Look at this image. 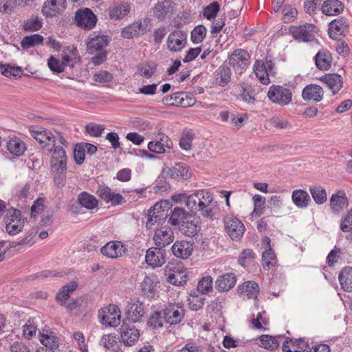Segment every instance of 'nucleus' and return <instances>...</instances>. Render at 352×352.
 <instances>
[{
  "mask_svg": "<svg viewBox=\"0 0 352 352\" xmlns=\"http://www.w3.org/2000/svg\"><path fill=\"white\" fill-rule=\"evenodd\" d=\"M148 22L146 19L140 20L125 27L122 31V36L125 38H131L142 34L146 29Z\"/></svg>",
  "mask_w": 352,
  "mask_h": 352,
  "instance_id": "6ab92c4d",
  "label": "nucleus"
},
{
  "mask_svg": "<svg viewBox=\"0 0 352 352\" xmlns=\"http://www.w3.org/2000/svg\"><path fill=\"white\" fill-rule=\"evenodd\" d=\"M164 321L170 325L179 323L184 316V310L178 305H170L163 310Z\"/></svg>",
  "mask_w": 352,
  "mask_h": 352,
  "instance_id": "dca6fc26",
  "label": "nucleus"
},
{
  "mask_svg": "<svg viewBox=\"0 0 352 352\" xmlns=\"http://www.w3.org/2000/svg\"><path fill=\"white\" fill-rule=\"evenodd\" d=\"M340 228L344 232H350L352 230V208L349 211L344 219L342 220Z\"/></svg>",
  "mask_w": 352,
  "mask_h": 352,
  "instance_id": "774afa93",
  "label": "nucleus"
},
{
  "mask_svg": "<svg viewBox=\"0 0 352 352\" xmlns=\"http://www.w3.org/2000/svg\"><path fill=\"white\" fill-rule=\"evenodd\" d=\"M165 250L155 246L150 248L146 251L145 259L148 265L153 267H157L165 263Z\"/></svg>",
  "mask_w": 352,
  "mask_h": 352,
  "instance_id": "ddd939ff",
  "label": "nucleus"
},
{
  "mask_svg": "<svg viewBox=\"0 0 352 352\" xmlns=\"http://www.w3.org/2000/svg\"><path fill=\"white\" fill-rule=\"evenodd\" d=\"M99 317L102 324L109 327H116L120 324V311L117 306L110 305L107 307L101 309Z\"/></svg>",
  "mask_w": 352,
  "mask_h": 352,
  "instance_id": "6e6552de",
  "label": "nucleus"
},
{
  "mask_svg": "<svg viewBox=\"0 0 352 352\" xmlns=\"http://www.w3.org/2000/svg\"><path fill=\"white\" fill-rule=\"evenodd\" d=\"M111 38L103 34H98L96 32H92L89 36V41L87 44V50L89 53L102 51L110 43Z\"/></svg>",
  "mask_w": 352,
  "mask_h": 352,
  "instance_id": "9b49d317",
  "label": "nucleus"
},
{
  "mask_svg": "<svg viewBox=\"0 0 352 352\" xmlns=\"http://www.w3.org/2000/svg\"><path fill=\"white\" fill-rule=\"evenodd\" d=\"M317 67L320 70H327L331 67L332 57L327 50L319 51L314 57Z\"/></svg>",
  "mask_w": 352,
  "mask_h": 352,
  "instance_id": "2f4dec72",
  "label": "nucleus"
},
{
  "mask_svg": "<svg viewBox=\"0 0 352 352\" xmlns=\"http://www.w3.org/2000/svg\"><path fill=\"white\" fill-rule=\"evenodd\" d=\"M269 249L263 252L262 254V261L264 267H267V269L275 266L276 263V256L274 252L270 248V239L268 237L265 238Z\"/></svg>",
  "mask_w": 352,
  "mask_h": 352,
  "instance_id": "37998d69",
  "label": "nucleus"
},
{
  "mask_svg": "<svg viewBox=\"0 0 352 352\" xmlns=\"http://www.w3.org/2000/svg\"><path fill=\"white\" fill-rule=\"evenodd\" d=\"M170 174L172 178L180 177L183 179H188L191 176L189 166L184 163H176L170 170Z\"/></svg>",
  "mask_w": 352,
  "mask_h": 352,
  "instance_id": "c9c22d12",
  "label": "nucleus"
},
{
  "mask_svg": "<svg viewBox=\"0 0 352 352\" xmlns=\"http://www.w3.org/2000/svg\"><path fill=\"white\" fill-rule=\"evenodd\" d=\"M47 65L51 71L56 73H61L64 71V65L53 56H51L47 60Z\"/></svg>",
  "mask_w": 352,
  "mask_h": 352,
  "instance_id": "0e129e2a",
  "label": "nucleus"
},
{
  "mask_svg": "<svg viewBox=\"0 0 352 352\" xmlns=\"http://www.w3.org/2000/svg\"><path fill=\"white\" fill-rule=\"evenodd\" d=\"M315 25L311 23H305L299 26H291L289 32L295 40L302 42H311L314 40V34Z\"/></svg>",
  "mask_w": 352,
  "mask_h": 352,
  "instance_id": "0eeeda50",
  "label": "nucleus"
},
{
  "mask_svg": "<svg viewBox=\"0 0 352 352\" xmlns=\"http://www.w3.org/2000/svg\"><path fill=\"white\" fill-rule=\"evenodd\" d=\"M219 3L217 1H213L204 9L203 14L207 19L210 20L214 19L219 11Z\"/></svg>",
  "mask_w": 352,
  "mask_h": 352,
  "instance_id": "13d9d810",
  "label": "nucleus"
},
{
  "mask_svg": "<svg viewBox=\"0 0 352 352\" xmlns=\"http://www.w3.org/2000/svg\"><path fill=\"white\" fill-rule=\"evenodd\" d=\"M322 12L329 16L339 14L343 11L344 6L338 0H326L322 6Z\"/></svg>",
  "mask_w": 352,
  "mask_h": 352,
  "instance_id": "7c9ffc66",
  "label": "nucleus"
},
{
  "mask_svg": "<svg viewBox=\"0 0 352 352\" xmlns=\"http://www.w3.org/2000/svg\"><path fill=\"white\" fill-rule=\"evenodd\" d=\"M164 321V315L162 316L160 311H155L149 317L148 325L153 329L160 328L163 326Z\"/></svg>",
  "mask_w": 352,
  "mask_h": 352,
  "instance_id": "bf43d9fd",
  "label": "nucleus"
},
{
  "mask_svg": "<svg viewBox=\"0 0 352 352\" xmlns=\"http://www.w3.org/2000/svg\"><path fill=\"white\" fill-rule=\"evenodd\" d=\"M6 148L9 153L16 157L24 155L27 150L26 144L18 137H14L7 141Z\"/></svg>",
  "mask_w": 352,
  "mask_h": 352,
  "instance_id": "a878e982",
  "label": "nucleus"
},
{
  "mask_svg": "<svg viewBox=\"0 0 352 352\" xmlns=\"http://www.w3.org/2000/svg\"><path fill=\"white\" fill-rule=\"evenodd\" d=\"M205 300V297L201 294H190L188 299L190 309L192 311L201 309L204 306Z\"/></svg>",
  "mask_w": 352,
  "mask_h": 352,
  "instance_id": "8fccbe9b",
  "label": "nucleus"
},
{
  "mask_svg": "<svg viewBox=\"0 0 352 352\" xmlns=\"http://www.w3.org/2000/svg\"><path fill=\"white\" fill-rule=\"evenodd\" d=\"M212 279L210 276L204 277L198 283L197 290L201 294L208 292L212 289Z\"/></svg>",
  "mask_w": 352,
  "mask_h": 352,
  "instance_id": "680f3d73",
  "label": "nucleus"
},
{
  "mask_svg": "<svg viewBox=\"0 0 352 352\" xmlns=\"http://www.w3.org/2000/svg\"><path fill=\"white\" fill-rule=\"evenodd\" d=\"M309 191L314 201L317 204L321 205L327 201V195L326 190L321 186H311Z\"/></svg>",
  "mask_w": 352,
  "mask_h": 352,
  "instance_id": "49530a36",
  "label": "nucleus"
},
{
  "mask_svg": "<svg viewBox=\"0 0 352 352\" xmlns=\"http://www.w3.org/2000/svg\"><path fill=\"white\" fill-rule=\"evenodd\" d=\"M225 228L230 238L238 241L243 236L245 226L236 217H227L224 220Z\"/></svg>",
  "mask_w": 352,
  "mask_h": 352,
  "instance_id": "9d476101",
  "label": "nucleus"
},
{
  "mask_svg": "<svg viewBox=\"0 0 352 352\" xmlns=\"http://www.w3.org/2000/svg\"><path fill=\"white\" fill-rule=\"evenodd\" d=\"M254 69L256 77L262 84L267 85L270 83L269 74L265 70L263 61L256 60Z\"/></svg>",
  "mask_w": 352,
  "mask_h": 352,
  "instance_id": "09e8293b",
  "label": "nucleus"
},
{
  "mask_svg": "<svg viewBox=\"0 0 352 352\" xmlns=\"http://www.w3.org/2000/svg\"><path fill=\"white\" fill-rule=\"evenodd\" d=\"M18 0H0V12L10 14L16 7Z\"/></svg>",
  "mask_w": 352,
  "mask_h": 352,
  "instance_id": "052dcab7",
  "label": "nucleus"
},
{
  "mask_svg": "<svg viewBox=\"0 0 352 352\" xmlns=\"http://www.w3.org/2000/svg\"><path fill=\"white\" fill-rule=\"evenodd\" d=\"M97 195L102 200L111 204L113 206L121 205L125 201L124 197L120 193L112 191L109 187L105 186H99L97 190Z\"/></svg>",
  "mask_w": 352,
  "mask_h": 352,
  "instance_id": "2eb2a0df",
  "label": "nucleus"
},
{
  "mask_svg": "<svg viewBox=\"0 0 352 352\" xmlns=\"http://www.w3.org/2000/svg\"><path fill=\"white\" fill-rule=\"evenodd\" d=\"M338 278L342 288L346 292H352V267H344Z\"/></svg>",
  "mask_w": 352,
  "mask_h": 352,
  "instance_id": "e433bc0d",
  "label": "nucleus"
},
{
  "mask_svg": "<svg viewBox=\"0 0 352 352\" xmlns=\"http://www.w3.org/2000/svg\"><path fill=\"white\" fill-rule=\"evenodd\" d=\"M137 69L140 76L150 78L157 72V64L153 61H145L139 64Z\"/></svg>",
  "mask_w": 352,
  "mask_h": 352,
  "instance_id": "473e14b6",
  "label": "nucleus"
},
{
  "mask_svg": "<svg viewBox=\"0 0 352 352\" xmlns=\"http://www.w3.org/2000/svg\"><path fill=\"white\" fill-rule=\"evenodd\" d=\"M85 129L90 135L99 137L104 130V127L102 125L90 123L86 125Z\"/></svg>",
  "mask_w": 352,
  "mask_h": 352,
  "instance_id": "338daca9",
  "label": "nucleus"
},
{
  "mask_svg": "<svg viewBox=\"0 0 352 352\" xmlns=\"http://www.w3.org/2000/svg\"><path fill=\"white\" fill-rule=\"evenodd\" d=\"M206 28L204 25H199L196 26L191 32V41L194 43L202 42L206 37Z\"/></svg>",
  "mask_w": 352,
  "mask_h": 352,
  "instance_id": "6e6d98bb",
  "label": "nucleus"
},
{
  "mask_svg": "<svg viewBox=\"0 0 352 352\" xmlns=\"http://www.w3.org/2000/svg\"><path fill=\"white\" fill-rule=\"evenodd\" d=\"M31 135L36 139L41 148L47 153H52L50 161L51 167H57L61 171L65 170L67 156L64 147L68 146V142L59 132L53 134L51 131L40 128L35 130L30 128Z\"/></svg>",
  "mask_w": 352,
  "mask_h": 352,
  "instance_id": "f257e3e1",
  "label": "nucleus"
},
{
  "mask_svg": "<svg viewBox=\"0 0 352 352\" xmlns=\"http://www.w3.org/2000/svg\"><path fill=\"white\" fill-rule=\"evenodd\" d=\"M199 191L197 190L194 193L188 195L186 200V206L190 210H197L200 208L201 201L199 197Z\"/></svg>",
  "mask_w": 352,
  "mask_h": 352,
  "instance_id": "4d7b16f0",
  "label": "nucleus"
},
{
  "mask_svg": "<svg viewBox=\"0 0 352 352\" xmlns=\"http://www.w3.org/2000/svg\"><path fill=\"white\" fill-rule=\"evenodd\" d=\"M168 206L169 202L167 201L157 202L148 210L146 223L147 229H152L155 224L162 225L166 221L169 215Z\"/></svg>",
  "mask_w": 352,
  "mask_h": 352,
  "instance_id": "f03ea898",
  "label": "nucleus"
},
{
  "mask_svg": "<svg viewBox=\"0 0 352 352\" xmlns=\"http://www.w3.org/2000/svg\"><path fill=\"white\" fill-rule=\"evenodd\" d=\"M40 340L50 352H56L59 346L58 338L52 332H50V334L47 332L41 333Z\"/></svg>",
  "mask_w": 352,
  "mask_h": 352,
  "instance_id": "a19ab883",
  "label": "nucleus"
},
{
  "mask_svg": "<svg viewBox=\"0 0 352 352\" xmlns=\"http://www.w3.org/2000/svg\"><path fill=\"white\" fill-rule=\"evenodd\" d=\"M292 199L294 204L299 208L307 207L311 198L307 192L303 190H295L292 192Z\"/></svg>",
  "mask_w": 352,
  "mask_h": 352,
  "instance_id": "72a5a7b5",
  "label": "nucleus"
},
{
  "mask_svg": "<svg viewBox=\"0 0 352 352\" xmlns=\"http://www.w3.org/2000/svg\"><path fill=\"white\" fill-rule=\"evenodd\" d=\"M43 41V36L38 34L26 36L23 38L21 45L23 49L28 50L30 47L41 44Z\"/></svg>",
  "mask_w": 352,
  "mask_h": 352,
  "instance_id": "de8ad7c7",
  "label": "nucleus"
},
{
  "mask_svg": "<svg viewBox=\"0 0 352 352\" xmlns=\"http://www.w3.org/2000/svg\"><path fill=\"white\" fill-rule=\"evenodd\" d=\"M41 27L42 20L38 16H32L25 22L23 30L34 32L40 30Z\"/></svg>",
  "mask_w": 352,
  "mask_h": 352,
  "instance_id": "5fc2aeb1",
  "label": "nucleus"
},
{
  "mask_svg": "<svg viewBox=\"0 0 352 352\" xmlns=\"http://www.w3.org/2000/svg\"><path fill=\"white\" fill-rule=\"evenodd\" d=\"M324 91L317 85H308L302 90V97L305 101L313 100L315 102H320L323 98Z\"/></svg>",
  "mask_w": 352,
  "mask_h": 352,
  "instance_id": "4be33fe9",
  "label": "nucleus"
},
{
  "mask_svg": "<svg viewBox=\"0 0 352 352\" xmlns=\"http://www.w3.org/2000/svg\"><path fill=\"white\" fill-rule=\"evenodd\" d=\"M75 21L78 27L89 30L96 26L98 19L91 9L85 8L76 12Z\"/></svg>",
  "mask_w": 352,
  "mask_h": 352,
  "instance_id": "39448f33",
  "label": "nucleus"
},
{
  "mask_svg": "<svg viewBox=\"0 0 352 352\" xmlns=\"http://www.w3.org/2000/svg\"><path fill=\"white\" fill-rule=\"evenodd\" d=\"M79 204L87 209L91 210L98 206V199L87 192H81L78 197Z\"/></svg>",
  "mask_w": 352,
  "mask_h": 352,
  "instance_id": "c03bdc74",
  "label": "nucleus"
},
{
  "mask_svg": "<svg viewBox=\"0 0 352 352\" xmlns=\"http://www.w3.org/2000/svg\"><path fill=\"white\" fill-rule=\"evenodd\" d=\"M267 96L272 102L285 106L292 101V93L289 89L274 85L270 87Z\"/></svg>",
  "mask_w": 352,
  "mask_h": 352,
  "instance_id": "20e7f679",
  "label": "nucleus"
},
{
  "mask_svg": "<svg viewBox=\"0 0 352 352\" xmlns=\"http://www.w3.org/2000/svg\"><path fill=\"white\" fill-rule=\"evenodd\" d=\"M5 223L7 232L14 235L23 230L25 225V219L19 210L10 208L7 210Z\"/></svg>",
  "mask_w": 352,
  "mask_h": 352,
  "instance_id": "7ed1b4c3",
  "label": "nucleus"
},
{
  "mask_svg": "<svg viewBox=\"0 0 352 352\" xmlns=\"http://www.w3.org/2000/svg\"><path fill=\"white\" fill-rule=\"evenodd\" d=\"M187 42V33L182 30H175L169 34L167 47L172 52L180 51Z\"/></svg>",
  "mask_w": 352,
  "mask_h": 352,
  "instance_id": "4468645a",
  "label": "nucleus"
},
{
  "mask_svg": "<svg viewBox=\"0 0 352 352\" xmlns=\"http://www.w3.org/2000/svg\"><path fill=\"white\" fill-rule=\"evenodd\" d=\"M168 223L175 226H181L182 222L190 217V214L182 208L175 207L170 210Z\"/></svg>",
  "mask_w": 352,
  "mask_h": 352,
  "instance_id": "c756f323",
  "label": "nucleus"
},
{
  "mask_svg": "<svg viewBox=\"0 0 352 352\" xmlns=\"http://www.w3.org/2000/svg\"><path fill=\"white\" fill-rule=\"evenodd\" d=\"M194 138V133L191 131H184L179 140L180 147L185 151H190L192 148V141Z\"/></svg>",
  "mask_w": 352,
  "mask_h": 352,
  "instance_id": "864d4df0",
  "label": "nucleus"
},
{
  "mask_svg": "<svg viewBox=\"0 0 352 352\" xmlns=\"http://www.w3.org/2000/svg\"><path fill=\"white\" fill-rule=\"evenodd\" d=\"M62 64L64 65V67L66 66L74 67V64L76 63L79 57L78 56V50L76 47L74 46H68L65 47L61 54Z\"/></svg>",
  "mask_w": 352,
  "mask_h": 352,
  "instance_id": "c85d7f7f",
  "label": "nucleus"
},
{
  "mask_svg": "<svg viewBox=\"0 0 352 352\" xmlns=\"http://www.w3.org/2000/svg\"><path fill=\"white\" fill-rule=\"evenodd\" d=\"M146 306L138 300L128 302L126 309V320L131 323L141 322L146 314Z\"/></svg>",
  "mask_w": 352,
  "mask_h": 352,
  "instance_id": "423d86ee",
  "label": "nucleus"
},
{
  "mask_svg": "<svg viewBox=\"0 0 352 352\" xmlns=\"http://www.w3.org/2000/svg\"><path fill=\"white\" fill-rule=\"evenodd\" d=\"M283 19L285 23H288L295 19L297 16V10L296 8L289 5H285L283 8Z\"/></svg>",
  "mask_w": 352,
  "mask_h": 352,
  "instance_id": "e2e57ef3",
  "label": "nucleus"
},
{
  "mask_svg": "<svg viewBox=\"0 0 352 352\" xmlns=\"http://www.w3.org/2000/svg\"><path fill=\"white\" fill-rule=\"evenodd\" d=\"M250 55L248 52L243 49H237L230 55L229 64L232 65L235 69L243 70L249 65Z\"/></svg>",
  "mask_w": 352,
  "mask_h": 352,
  "instance_id": "f3484780",
  "label": "nucleus"
},
{
  "mask_svg": "<svg viewBox=\"0 0 352 352\" xmlns=\"http://www.w3.org/2000/svg\"><path fill=\"white\" fill-rule=\"evenodd\" d=\"M131 8L129 4H117L109 8V14L111 19L119 20L126 16L130 12Z\"/></svg>",
  "mask_w": 352,
  "mask_h": 352,
  "instance_id": "58836bf2",
  "label": "nucleus"
},
{
  "mask_svg": "<svg viewBox=\"0 0 352 352\" xmlns=\"http://www.w3.org/2000/svg\"><path fill=\"white\" fill-rule=\"evenodd\" d=\"M192 244L189 241H177L172 246L173 254L177 258H188L192 252Z\"/></svg>",
  "mask_w": 352,
  "mask_h": 352,
  "instance_id": "393cba45",
  "label": "nucleus"
},
{
  "mask_svg": "<svg viewBox=\"0 0 352 352\" xmlns=\"http://www.w3.org/2000/svg\"><path fill=\"white\" fill-rule=\"evenodd\" d=\"M188 276L186 270L176 269L174 270L168 276V281L174 285H183L187 282Z\"/></svg>",
  "mask_w": 352,
  "mask_h": 352,
  "instance_id": "ea45409f",
  "label": "nucleus"
},
{
  "mask_svg": "<svg viewBox=\"0 0 352 352\" xmlns=\"http://www.w3.org/2000/svg\"><path fill=\"white\" fill-rule=\"evenodd\" d=\"M155 246L164 248L174 241V234L172 229L168 226L157 228L153 237Z\"/></svg>",
  "mask_w": 352,
  "mask_h": 352,
  "instance_id": "1a4fd4ad",
  "label": "nucleus"
},
{
  "mask_svg": "<svg viewBox=\"0 0 352 352\" xmlns=\"http://www.w3.org/2000/svg\"><path fill=\"white\" fill-rule=\"evenodd\" d=\"M155 17L160 21L170 18L173 13V3L170 0H164L157 3L153 9Z\"/></svg>",
  "mask_w": 352,
  "mask_h": 352,
  "instance_id": "412c9836",
  "label": "nucleus"
},
{
  "mask_svg": "<svg viewBox=\"0 0 352 352\" xmlns=\"http://www.w3.org/2000/svg\"><path fill=\"white\" fill-rule=\"evenodd\" d=\"M348 24L345 19H335L329 24V33L331 36L332 34H337L339 35L343 34L347 30Z\"/></svg>",
  "mask_w": 352,
  "mask_h": 352,
  "instance_id": "a18cd8bd",
  "label": "nucleus"
},
{
  "mask_svg": "<svg viewBox=\"0 0 352 352\" xmlns=\"http://www.w3.org/2000/svg\"><path fill=\"white\" fill-rule=\"evenodd\" d=\"M65 7L66 0H47L43 6L42 12L47 17L52 16L64 10Z\"/></svg>",
  "mask_w": 352,
  "mask_h": 352,
  "instance_id": "5701e85b",
  "label": "nucleus"
},
{
  "mask_svg": "<svg viewBox=\"0 0 352 352\" xmlns=\"http://www.w3.org/2000/svg\"><path fill=\"white\" fill-rule=\"evenodd\" d=\"M328 87L331 90L333 94L338 93L342 87V77L337 74H328L320 78Z\"/></svg>",
  "mask_w": 352,
  "mask_h": 352,
  "instance_id": "cd10ccee",
  "label": "nucleus"
},
{
  "mask_svg": "<svg viewBox=\"0 0 352 352\" xmlns=\"http://www.w3.org/2000/svg\"><path fill=\"white\" fill-rule=\"evenodd\" d=\"M254 208L253 213L257 216L262 214V210L264 208L265 199L260 195H256L253 197Z\"/></svg>",
  "mask_w": 352,
  "mask_h": 352,
  "instance_id": "69168bd1",
  "label": "nucleus"
},
{
  "mask_svg": "<svg viewBox=\"0 0 352 352\" xmlns=\"http://www.w3.org/2000/svg\"><path fill=\"white\" fill-rule=\"evenodd\" d=\"M124 252V245L119 241H110L101 248V253L111 258L121 256Z\"/></svg>",
  "mask_w": 352,
  "mask_h": 352,
  "instance_id": "b1692460",
  "label": "nucleus"
},
{
  "mask_svg": "<svg viewBox=\"0 0 352 352\" xmlns=\"http://www.w3.org/2000/svg\"><path fill=\"white\" fill-rule=\"evenodd\" d=\"M260 345L265 349L273 351L278 348V342L274 337L263 335L259 338Z\"/></svg>",
  "mask_w": 352,
  "mask_h": 352,
  "instance_id": "3c124183",
  "label": "nucleus"
},
{
  "mask_svg": "<svg viewBox=\"0 0 352 352\" xmlns=\"http://www.w3.org/2000/svg\"><path fill=\"white\" fill-rule=\"evenodd\" d=\"M310 346L303 339L285 340L283 344V352H309Z\"/></svg>",
  "mask_w": 352,
  "mask_h": 352,
  "instance_id": "aec40b11",
  "label": "nucleus"
},
{
  "mask_svg": "<svg viewBox=\"0 0 352 352\" xmlns=\"http://www.w3.org/2000/svg\"><path fill=\"white\" fill-rule=\"evenodd\" d=\"M238 292L244 294L248 298H256L259 292L258 285L255 282L248 281L239 286Z\"/></svg>",
  "mask_w": 352,
  "mask_h": 352,
  "instance_id": "f704fd0d",
  "label": "nucleus"
},
{
  "mask_svg": "<svg viewBox=\"0 0 352 352\" xmlns=\"http://www.w3.org/2000/svg\"><path fill=\"white\" fill-rule=\"evenodd\" d=\"M155 285L156 283L151 277L146 276L141 283V288L144 295L152 298L153 296V291Z\"/></svg>",
  "mask_w": 352,
  "mask_h": 352,
  "instance_id": "603ef678",
  "label": "nucleus"
},
{
  "mask_svg": "<svg viewBox=\"0 0 352 352\" xmlns=\"http://www.w3.org/2000/svg\"><path fill=\"white\" fill-rule=\"evenodd\" d=\"M349 206V199L343 190L333 193L329 199L330 210L333 213L338 214Z\"/></svg>",
  "mask_w": 352,
  "mask_h": 352,
  "instance_id": "f8f14e48",
  "label": "nucleus"
},
{
  "mask_svg": "<svg viewBox=\"0 0 352 352\" xmlns=\"http://www.w3.org/2000/svg\"><path fill=\"white\" fill-rule=\"evenodd\" d=\"M122 341L126 346H133L138 340L140 333L135 327H131L125 322L120 328Z\"/></svg>",
  "mask_w": 352,
  "mask_h": 352,
  "instance_id": "a211bd4d",
  "label": "nucleus"
},
{
  "mask_svg": "<svg viewBox=\"0 0 352 352\" xmlns=\"http://www.w3.org/2000/svg\"><path fill=\"white\" fill-rule=\"evenodd\" d=\"M191 218L192 217L190 216L178 227L179 231L187 236H193L198 232L197 223L194 220H192Z\"/></svg>",
  "mask_w": 352,
  "mask_h": 352,
  "instance_id": "79ce46f5",
  "label": "nucleus"
},
{
  "mask_svg": "<svg viewBox=\"0 0 352 352\" xmlns=\"http://www.w3.org/2000/svg\"><path fill=\"white\" fill-rule=\"evenodd\" d=\"M216 80L219 85L221 87L226 86L231 80V72L230 67L223 64L221 65L215 72Z\"/></svg>",
  "mask_w": 352,
  "mask_h": 352,
  "instance_id": "4c0bfd02",
  "label": "nucleus"
},
{
  "mask_svg": "<svg viewBox=\"0 0 352 352\" xmlns=\"http://www.w3.org/2000/svg\"><path fill=\"white\" fill-rule=\"evenodd\" d=\"M236 281L235 275L233 273H228L218 277L215 282V286L219 291L226 292L235 285Z\"/></svg>",
  "mask_w": 352,
  "mask_h": 352,
  "instance_id": "bb28decb",
  "label": "nucleus"
}]
</instances>
